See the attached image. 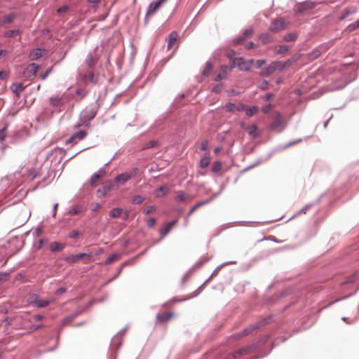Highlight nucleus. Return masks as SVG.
<instances>
[{
	"mask_svg": "<svg viewBox=\"0 0 359 359\" xmlns=\"http://www.w3.org/2000/svg\"><path fill=\"white\" fill-rule=\"evenodd\" d=\"M285 67V64L280 61H274L271 62L266 69H264L260 75L262 76H268L272 74L276 70H283Z\"/></svg>",
	"mask_w": 359,
	"mask_h": 359,
	"instance_id": "1",
	"label": "nucleus"
},
{
	"mask_svg": "<svg viewBox=\"0 0 359 359\" xmlns=\"http://www.w3.org/2000/svg\"><path fill=\"white\" fill-rule=\"evenodd\" d=\"M252 34H253V31L252 29H246L244 31L243 36L238 37L236 39V40L235 41V42L237 43H240L242 42L243 40H244L245 38L251 36L252 35Z\"/></svg>",
	"mask_w": 359,
	"mask_h": 359,
	"instance_id": "25",
	"label": "nucleus"
},
{
	"mask_svg": "<svg viewBox=\"0 0 359 359\" xmlns=\"http://www.w3.org/2000/svg\"><path fill=\"white\" fill-rule=\"evenodd\" d=\"M21 34V31L18 29H13V30H9L5 32L4 36L7 38H12L18 36H20Z\"/></svg>",
	"mask_w": 359,
	"mask_h": 359,
	"instance_id": "27",
	"label": "nucleus"
},
{
	"mask_svg": "<svg viewBox=\"0 0 359 359\" xmlns=\"http://www.w3.org/2000/svg\"><path fill=\"white\" fill-rule=\"evenodd\" d=\"M50 304L48 300H39L35 302V306L38 308H44Z\"/></svg>",
	"mask_w": 359,
	"mask_h": 359,
	"instance_id": "35",
	"label": "nucleus"
},
{
	"mask_svg": "<svg viewBox=\"0 0 359 359\" xmlns=\"http://www.w3.org/2000/svg\"><path fill=\"white\" fill-rule=\"evenodd\" d=\"M256 347H257L256 345H252V346H249L248 347L241 348V349L236 351L235 353H233L232 357L233 358H236L241 355H244L248 354V353H251Z\"/></svg>",
	"mask_w": 359,
	"mask_h": 359,
	"instance_id": "12",
	"label": "nucleus"
},
{
	"mask_svg": "<svg viewBox=\"0 0 359 359\" xmlns=\"http://www.w3.org/2000/svg\"><path fill=\"white\" fill-rule=\"evenodd\" d=\"M121 257V255L118 253H114L111 255H110L105 261V264H110L113 263L114 261H116L119 259Z\"/></svg>",
	"mask_w": 359,
	"mask_h": 359,
	"instance_id": "30",
	"label": "nucleus"
},
{
	"mask_svg": "<svg viewBox=\"0 0 359 359\" xmlns=\"http://www.w3.org/2000/svg\"><path fill=\"white\" fill-rule=\"evenodd\" d=\"M157 144V142L156 141H150L147 144V147H154Z\"/></svg>",
	"mask_w": 359,
	"mask_h": 359,
	"instance_id": "62",
	"label": "nucleus"
},
{
	"mask_svg": "<svg viewBox=\"0 0 359 359\" xmlns=\"http://www.w3.org/2000/svg\"><path fill=\"white\" fill-rule=\"evenodd\" d=\"M8 76V72L7 71H0V80L5 79Z\"/></svg>",
	"mask_w": 359,
	"mask_h": 359,
	"instance_id": "50",
	"label": "nucleus"
},
{
	"mask_svg": "<svg viewBox=\"0 0 359 359\" xmlns=\"http://www.w3.org/2000/svg\"><path fill=\"white\" fill-rule=\"evenodd\" d=\"M65 155V150L59 147L55 148L50 153V156H53V157H63Z\"/></svg>",
	"mask_w": 359,
	"mask_h": 359,
	"instance_id": "23",
	"label": "nucleus"
},
{
	"mask_svg": "<svg viewBox=\"0 0 359 359\" xmlns=\"http://www.w3.org/2000/svg\"><path fill=\"white\" fill-rule=\"evenodd\" d=\"M272 107V105L271 104L265 106L263 109H262V111L264 113V114H266L269 111V110L271 109Z\"/></svg>",
	"mask_w": 359,
	"mask_h": 359,
	"instance_id": "55",
	"label": "nucleus"
},
{
	"mask_svg": "<svg viewBox=\"0 0 359 359\" xmlns=\"http://www.w3.org/2000/svg\"><path fill=\"white\" fill-rule=\"evenodd\" d=\"M79 235H80L79 231H78L76 230H74V231L70 232L69 237L71 238L76 239V238H77L79 236Z\"/></svg>",
	"mask_w": 359,
	"mask_h": 359,
	"instance_id": "47",
	"label": "nucleus"
},
{
	"mask_svg": "<svg viewBox=\"0 0 359 359\" xmlns=\"http://www.w3.org/2000/svg\"><path fill=\"white\" fill-rule=\"evenodd\" d=\"M262 323L258 322L255 323L253 325H251L248 327L243 330V331L238 334V337H241L243 336L247 335L249 333H250L252 331L255 330V329H257L261 326Z\"/></svg>",
	"mask_w": 359,
	"mask_h": 359,
	"instance_id": "15",
	"label": "nucleus"
},
{
	"mask_svg": "<svg viewBox=\"0 0 359 359\" xmlns=\"http://www.w3.org/2000/svg\"><path fill=\"white\" fill-rule=\"evenodd\" d=\"M91 257V254L89 253H79L77 255H71L65 257V261L69 264L76 263L81 259H83L85 263H87Z\"/></svg>",
	"mask_w": 359,
	"mask_h": 359,
	"instance_id": "2",
	"label": "nucleus"
},
{
	"mask_svg": "<svg viewBox=\"0 0 359 359\" xmlns=\"http://www.w3.org/2000/svg\"><path fill=\"white\" fill-rule=\"evenodd\" d=\"M222 169V164L219 161H215L212 168V170L215 172H219Z\"/></svg>",
	"mask_w": 359,
	"mask_h": 359,
	"instance_id": "40",
	"label": "nucleus"
},
{
	"mask_svg": "<svg viewBox=\"0 0 359 359\" xmlns=\"http://www.w3.org/2000/svg\"><path fill=\"white\" fill-rule=\"evenodd\" d=\"M245 130L248 132V133L249 134V135L250 137H252V138H256V137H257L259 135V131L257 130V128L254 124L248 126L245 128Z\"/></svg>",
	"mask_w": 359,
	"mask_h": 359,
	"instance_id": "18",
	"label": "nucleus"
},
{
	"mask_svg": "<svg viewBox=\"0 0 359 359\" xmlns=\"http://www.w3.org/2000/svg\"><path fill=\"white\" fill-rule=\"evenodd\" d=\"M283 125V119L280 112H276L273 116V121L271 123V128L276 129Z\"/></svg>",
	"mask_w": 359,
	"mask_h": 359,
	"instance_id": "13",
	"label": "nucleus"
},
{
	"mask_svg": "<svg viewBox=\"0 0 359 359\" xmlns=\"http://www.w3.org/2000/svg\"><path fill=\"white\" fill-rule=\"evenodd\" d=\"M284 21L282 19H276L271 23L269 30L272 32L276 33L284 29Z\"/></svg>",
	"mask_w": 359,
	"mask_h": 359,
	"instance_id": "10",
	"label": "nucleus"
},
{
	"mask_svg": "<svg viewBox=\"0 0 359 359\" xmlns=\"http://www.w3.org/2000/svg\"><path fill=\"white\" fill-rule=\"evenodd\" d=\"M245 46L246 48H248V49H251V48H253L255 47V45L253 42H248V43H245Z\"/></svg>",
	"mask_w": 359,
	"mask_h": 359,
	"instance_id": "59",
	"label": "nucleus"
},
{
	"mask_svg": "<svg viewBox=\"0 0 359 359\" xmlns=\"http://www.w3.org/2000/svg\"><path fill=\"white\" fill-rule=\"evenodd\" d=\"M10 273L7 272H0V283H4L8 280Z\"/></svg>",
	"mask_w": 359,
	"mask_h": 359,
	"instance_id": "37",
	"label": "nucleus"
},
{
	"mask_svg": "<svg viewBox=\"0 0 359 359\" xmlns=\"http://www.w3.org/2000/svg\"><path fill=\"white\" fill-rule=\"evenodd\" d=\"M172 313H167V314L158 313L156 315V318L158 320L165 321V320H170L172 318Z\"/></svg>",
	"mask_w": 359,
	"mask_h": 359,
	"instance_id": "33",
	"label": "nucleus"
},
{
	"mask_svg": "<svg viewBox=\"0 0 359 359\" xmlns=\"http://www.w3.org/2000/svg\"><path fill=\"white\" fill-rule=\"evenodd\" d=\"M15 17L16 15L13 13L5 15L1 20H0V26H4L6 24L11 23Z\"/></svg>",
	"mask_w": 359,
	"mask_h": 359,
	"instance_id": "20",
	"label": "nucleus"
},
{
	"mask_svg": "<svg viewBox=\"0 0 359 359\" xmlns=\"http://www.w3.org/2000/svg\"><path fill=\"white\" fill-rule=\"evenodd\" d=\"M258 111V107H250L246 110V114L249 116H251L254 114H255Z\"/></svg>",
	"mask_w": 359,
	"mask_h": 359,
	"instance_id": "39",
	"label": "nucleus"
},
{
	"mask_svg": "<svg viewBox=\"0 0 359 359\" xmlns=\"http://www.w3.org/2000/svg\"><path fill=\"white\" fill-rule=\"evenodd\" d=\"M50 103L54 107H58L62 103V98L60 97H51L50 99Z\"/></svg>",
	"mask_w": 359,
	"mask_h": 359,
	"instance_id": "34",
	"label": "nucleus"
},
{
	"mask_svg": "<svg viewBox=\"0 0 359 359\" xmlns=\"http://www.w3.org/2000/svg\"><path fill=\"white\" fill-rule=\"evenodd\" d=\"M65 246L63 243L53 242L50 244V250L52 252L60 251L65 248Z\"/></svg>",
	"mask_w": 359,
	"mask_h": 359,
	"instance_id": "24",
	"label": "nucleus"
},
{
	"mask_svg": "<svg viewBox=\"0 0 359 359\" xmlns=\"http://www.w3.org/2000/svg\"><path fill=\"white\" fill-rule=\"evenodd\" d=\"M359 27V19L353 22V24L349 25V28L351 30H353Z\"/></svg>",
	"mask_w": 359,
	"mask_h": 359,
	"instance_id": "51",
	"label": "nucleus"
},
{
	"mask_svg": "<svg viewBox=\"0 0 359 359\" xmlns=\"http://www.w3.org/2000/svg\"><path fill=\"white\" fill-rule=\"evenodd\" d=\"M313 8L312 4L311 3L305 2V3H304V4H302L299 6L298 11L299 12H302L306 8Z\"/></svg>",
	"mask_w": 359,
	"mask_h": 359,
	"instance_id": "36",
	"label": "nucleus"
},
{
	"mask_svg": "<svg viewBox=\"0 0 359 359\" xmlns=\"http://www.w3.org/2000/svg\"><path fill=\"white\" fill-rule=\"evenodd\" d=\"M178 34L176 32H172L169 34L168 40V48L171 49L173 46L176 43L177 40Z\"/></svg>",
	"mask_w": 359,
	"mask_h": 359,
	"instance_id": "17",
	"label": "nucleus"
},
{
	"mask_svg": "<svg viewBox=\"0 0 359 359\" xmlns=\"http://www.w3.org/2000/svg\"><path fill=\"white\" fill-rule=\"evenodd\" d=\"M289 48H290V46L287 45H280V46H276L274 48L276 53H278V54L284 53L287 52L289 50Z\"/></svg>",
	"mask_w": 359,
	"mask_h": 359,
	"instance_id": "29",
	"label": "nucleus"
},
{
	"mask_svg": "<svg viewBox=\"0 0 359 359\" xmlns=\"http://www.w3.org/2000/svg\"><path fill=\"white\" fill-rule=\"evenodd\" d=\"M67 10H68V7H67V6H62V7L59 8L57 9V12L58 13H63L67 12Z\"/></svg>",
	"mask_w": 359,
	"mask_h": 359,
	"instance_id": "54",
	"label": "nucleus"
},
{
	"mask_svg": "<svg viewBox=\"0 0 359 359\" xmlns=\"http://www.w3.org/2000/svg\"><path fill=\"white\" fill-rule=\"evenodd\" d=\"M154 210H155V206L154 205H151V206H149L147 207L145 210H144L143 212L145 214V215H149Z\"/></svg>",
	"mask_w": 359,
	"mask_h": 359,
	"instance_id": "48",
	"label": "nucleus"
},
{
	"mask_svg": "<svg viewBox=\"0 0 359 359\" xmlns=\"http://www.w3.org/2000/svg\"><path fill=\"white\" fill-rule=\"evenodd\" d=\"M264 64H265V60H258L257 61V65L258 68H260Z\"/></svg>",
	"mask_w": 359,
	"mask_h": 359,
	"instance_id": "60",
	"label": "nucleus"
},
{
	"mask_svg": "<svg viewBox=\"0 0 359 359\" xmlns=\"http://www.w3.org/2000/svg\"><path fill=\"white\" fill-rule=\"evenodd\" d=\"M297 39V35L294 33H289L284 36L285 41H294Z\"/></svg>",
	"mask_w": 359,
	"mask_h": 359,
	"instance_id": "32",
	"label": "nucleus"
},
{
	"mask_svg": "<svg viewBox=\"0 0 359 359\" xmlns=\"http://www.w3.org/2000/svg\"><path fill=\"white\" fill-rule=\"evenodd\" d=\"M313 205V204L310 203V204H307L304 207H303L300 211H299V213H306L307 212V210L311 208V206Z\"/></svg>",
	"mask_w": 359,
	"mask_h": 359,
	"instance_id": "49",
	"label": "nucleus"
},
{
	"mask_svg": "<svg viewBox=\"0 0 359 359\" xmlns=\"http://www.w3.org/2000/svg\"><path fill=\"white\" fill-rule=\"evenodd\" d=\"M260 41L264 43H268L272 41V36L269 33H264L259 36Z\"/></svg>",
	"mask_w": 359,
	"mask_h": 359,
	"instance_id": "26",
	"label": "nucleus"
},
{
	"mask_svg": "<svg viewBox=\"0 0 359 359\" xmlns=\"http://www.w3.org/2000/svg\"><path fill=\"white\" fill-rule=\"evenodd\" d=\"M210 201H211V199H208V200H205V201H201V202L196 203L189 211V212L187 214L188 217H190L198 208H201V206H203L204 205L209 203Z\"/></svg>",
	"mask_w": 359,
	"mask_h": 359,
	"instance_id": "21",
	"label": "nucleus"
},
{
	"mask_svg": "<svg viewBox=\"0 0 359 359\" xmlns=\"http://www.w3.org/2000/svg\"><path fill=\"white\" fill-rule=\"evenodd\" d=\"M51 69H46V71L45 72L44 74H43L41 75V79L42 80H44L46 79V77L48 76V75L49 74V73L50 72Z\"/></svg>",
	"mask_w": 359,
	"mask_h": 359,
	"instance_id": "56",
	"label": "nucleus"
},
{
	"mask_svg": "<svg viewBox=\"0 0 359 359\" xmlns=\"http://www.w3.org/2000/svg\"><path fill=\"white\" fill-rule=\"evenodd\" d=\"M165 1L166 0H158L152 1L147 8V15H154Z\"/></svg>",
	"mask_w": 359,
	"mask_h": 359,
	"instance_id": "7",
	"label": "nucleus"
},
{
	"mask_svg": "<svg viewBox=\"0 0 359 359\" xmlns=\"http://www.w3.org/2000/svg\"><path fill=\"white\" fill-rule=\"evenodd\" d=\"M211 69H212V65H210V63H209V62L206 63L205 67H204V69L203 71V75H205V76L208 75L210 72L211 71Z\"/></svg>",
	"mask_w": 359,
	"mask_h": 359,
	"instance_id": "45",
	"label": "nucleus"
},
{
	"mask_svg": "<svg viewBox=\"0 0 359 359\" xmlns=\"http://www.w3.org/2000/svg\"><path fill=\"white\" fill-rule=\"evenodd\" d=\"M105 172L106 170L104 168H101L97 172H95L90 178V184L93 187L95 186L96 181L102 177Z\"/></svg>",
	"mask_w": 359,
	"mask_h": 359,
	"instance_id": "14",
	"label": "nucleus"
},
{
	"mask_svg": "<svg viewBox=\"0 0 359 359\" xmlns=\"http://www.w3.org/2000/svg\"><path fill=\"white\" fill-rule=\"evenodd\" d=\"M245 107L243 104L239 103L236 104L232 102H228L225 104L224 109L226 111L235 112L241 111L245 109Z\"/></svg>",
	"mask_w": 359,
	"mask_h": 359,
	"instance_id": "8",
	"label": "nucleus"
},
{
	"mask_svg": "<svg viewBox=\"0 0 359 359\" xmlns=\"http://www.w3.org/2000/svg\"><path fill=\"white\" fill-rule=\"evenodd\" d=\"M7 127L5 126L2 129H0V142L4 141L6 137Z\"/></svg>",
	"mask_w": 359,
	"mask_h": 359,
	"instance_id": "42",
	"label": "nucleus"
},
{
	"mask_svg": "<svg viewBox=\"0 0 359 359\" xmlns=\"http://www.w3.org/2000/svg\"><path fill=\"white\" fill-rule=\"evenodd\" d=\"M144 201V198L140 195L135 196L132 199V203L133 204H140Z\"/></svg>",
	"mask_w": 359,
	"mask_h": 359,
	"instance_id": "41",
	"label": "nucleus"
},
{
	"mask_svg": "<svg viewBox=\"0 0 359 359\" xmlns=\"http://www.w3.org/2000/svg\"><path fill=\"white\" fill-rule=\"evenodd\" d=\"M358 278V274H354L351 276H350L348 278V280L347 282L348 283H353L354 281H355V280H357Z\"/></svg>",
	"mask_w": 359,
	"mask_h": 359,
	"instance_id": "52",
	"label": "nucleus"
},
{
	"mask_svg": "<svg viewBox=\"0 0 359 359\" xmlns=\"http://www.w3.org/2000/svg\"><path fill=\"white\" fill-rule=\"evenodd\" d=\"M252 62V60L249 62H245L243 61L241 57L236 58L233 60L232 64L231 65V69H233L235 67H238L239 69L242 71H248L250 68V64Z\"/></svg>",
	"mask_w": 359,
	"mask_h": 359,
	"instance_id": "5",
	"label": "nucleus"
},
{
	"mask_svg": "<svg viewBox=\"0 0 359 359\" xmlns=\"http://www.w3.org/2000/svg\"><path fill=\"white\" fill-rule=\"evenodd\" d=\"M208 143L206 141L202 142L201 145V150H205L207 149V147H208Z\"/></svg>",
	"mask_w": 359,
	"mask_h": 359,
	"instance_id": "61",
	"label": "nucleus"
},
{
	"mask_svg": "<svg viewBox=\"0 0 359 359\" xmlns=\"http://www.w3.org/2000/svg\"><path fill=\"white\" fill-rule=\"evenodd\" d=\"M43 50L39 48L33 50L29 53V58L32 60H37L43 56Z\"/></svg>",
	"mask_w": 359,
	"mask_h": 359,
	"instance_id": "22",
	"label": "nucleus"
},
{
	"mask_svg": "<svg viewBox=\"0 0 359 359\" xmlns=\"http://www.w3.org/2000/svg\"><path fill=\"white\" fill-rule=\"evenodd\" d=\"M187 198V195L183 191H180L177 196L175 197V200L178 202H182L185 201Z\"/></svg>",
	"mask_w": 359,
	"mask_h": 359,
	"instance_id": "38",
	"label": "nucleus"
},
{
	"mask_svg": "<svg viewBox=\"0 0 359 359\" xmlns=\"http://www.w3.org/2000/svg\"><path fill=\"white\" fill-rule=\"evenodd\" d=\"M85 79L93 82L94 81V74L93 72H90L88 77L87 76L85 77Z\"/></svg>",
	"mask_w": 359,
	"mask_h": 359,
	"instance_id": "57",
	"label": "nucleus"
},
{
	"mask_svg": "<svg viewBox=\"0 0 359 359\" xmlns=\"http://www.w3.org/2000/svg\"><path fill=\"white\" fill-rule=\"evenodd\" d=\"M87 135L85 130H80L74 133L69 139L67 141V143H76L79 140H83Z\"/></svg>",
	"mask_w": 359,
	"mask_h": 359,
	"instance_id": "11",
	"label": "nucleus"
},
{
	"mask_svg": "<svg viewBox=\"0 0 359 359\" xmlns=\"http://www.w3.org/2000/svg\"><path fill=\"white\" fill-rule=\"evenodd\" d=\"M118 185L116 184L114 181L108 180L105 182L102 188L99 189L97 190V195L99 196H106L109 191L118 189Z\"/></svg>",
	"mask_w": 359,
	"mask_h": 359,
	"instance_id": "3",
	"label": "nucleus"
},
{
	"mask_svg": "<svg viewBox=\"0 0 359 359\" xmlns=\"http://www.w3.org/2000/svg\"><path fill=\"white\" fill-rule=\"evenodd\" d=\"M210 163V158H201V167L205 168Z\"/></svg>",
	"mask_w": 359,
	"mask_h": 359,
	"instance_id": "46",
	"label": "nucleus"
},
{
	"mask_svg": "<svg viewBox=\"0 0 359 359\" xmlns=\"http://www.w3.org/2000/svg\"><path fill=\"white\" fill-rule=\"evenodd\" d=\"M25 87L22 83H14L11 86L12 91L19 97L20 93L25 89Z\"/></svg>",
	"mask_w": 359,
	"mask_h": 359,
	"instance_id": "19",
	"label": "nucleus"
},
{
	"mask_svg": "<svg viewBox=\"0 0 359 359\" xmlns=\"http://www.w3.org/2000/svg\"><path fill=\"white\" fill-rule=\"evenodd\" d=\"M78 314L76 313V314H73V315H71L69 316H67L66 318H65L62 320V324L64 325H67L68 323H69Z\"/></svg>",
	"mask_w": 359,
	"mask_h": 359,
	"instance_id": "43",
	"label": "nucleus"
},
{
	"mask_svg": "<svg viewBox=\"0 0 359 359\" xmlns=\"http://www.w3.org/2000/svg\"><path fill=\"white\" fill-rule=\"evenodd\" d=\"M273 97V95L272 93H267L265 95V100H270Z\"/></svg>",
	"mask_w": 359,
	"mask_h": 359,
	"instance_id": "64",
	"label": "nucleus"
},
{
	"mask_svg": "<svg viewBox=\"0 0 359 359\" xmlns=\"http://www.w3.org/2000/svg\"><path fill=\"white\" fill-rule=\"evenodd\" d=\"M137 168H134L130 172H123L118 176L116 177L114 180L115 184H123L126 182H127L129 180H130L132 177H135L137 175Z\"/></svg>",
	"mask_w": 359,
	"mask_h": 359,
	"instance_id": "4",
	"label": "nucleus"
},
{
	"mask_svg": "<svg viewBox=\"0 0 359 359\" xmlns=\"http://www.w3.org/2000/svg\"><path fill=\"white\" fill-rule=\"evenodd\" d=\"M123 212V210L120 208H113L109 213V216L112 218H118Z\"/></svg>",
	"mask_w": 359,
	"mask_h": 359,
	"instance_id": "28",
	"label": "nucleus"
},
{
	"mask_svg": "<svg viewBox=\"0 0 359 359\" xmlns=\"http://www.w3.org/2000/svg\"><path fill=\"white\" fill-rule=\"evenodd\" d=\"M177 222H178L177 219H174V220L167 223L165 225L164 228L161 229L159 231L161 238H165L170 233V231L172 230V227L177 223Z\"/></svg>",
	"mask_w": 359,
	"mask_h": 359,
	"instance_id": "9",
	"label": "nucleus"
},
{
	"mask_svg": "<svg viewBox=\"0 0 359 359\" xmlns=\"http://www.w3.org/2000/svg\"><path fill=\"white\" fill-rule=\"evenodd\" d=\"M168 190V189L167 187H165V186L160 187L159 188H158L156 190V196L157 197H160L161 196H163V195H165L166 194Z\"/></svg>",
	"mask_w": 359,
	"mask_h": 359,
	"instance_id": "31",
	"label": "nucleus"
},
{
	"mask_svg": "<svg viewBox=\"0 0 359 359\" xmlns=\"http://www.w3.org/2000/svg\"><path fill=\"white\" fill-rule=\"evenodd\" d=\"M232 69H231L230 67L227 66H222L221 67L220 72L217 74V76L215 77V81H220L226 77V75L229 71H231Z\"/></svg>",
	"mask_w": 359,
	"mask_h": 359,
	"instance_id": "16",
	"label": "nucleus"
},
{
	"mask_svg": "<svg viewBox=\"0 0 359 359\" xmlns=\"http://www.w3.org/2000/svg\"><path fill=\"white\" fill-rule=\"evenodd\" d=\"M34 320L35 321H39L42 319H43V316L41 315V314H37V315H35L34 317H33Z\"/></svg>",
	"mask_w": 359,
	"mask_h": 359,
	"instance_id": "58",
	"label": "nucleus"
},
{
	"mask_svg": "<svg viewBox=\"0 0 359 359\" xmlns=\"http://www.w3.org/2000/svg\"><path fill=\"white\" fill-rule=\"evenodd\" d=\"M86 62L89 67H92L93 66L95 60L91 55H88Z\"/></svg>",
	"mask_w": 359,
	"mask_h": 359,
	"instance_id": "44",
	"label": "nucleus"
},
{
	"mask_svg": "<svg viewBox=\"0 0 359 359\" xmlns=\"http://www.w3.org/2000/svg\"><path fill=\"white\" fill-rule=\"evenodd\" d=\"M268 85V82L266 81H264L260 86V88L263 90L266 89Z\"/></svg>",
	"mask_w": 359,
	"mask_h": 359,
	"instance_id": "63",
	"label": "nucleus"
},
{
	"mask_svg": "<svg viewBox=\"0 0 359 359\" xmlns=\"http://www.w3.org/2000/svg\"><path fill=\"white\" fill-rule=\"evenodd\" d=\"M39 69V65L35 63H32L27 67L23 72V76L25 78L30 79L34 77L36 75Z\"/></svg>",
	"mask_w": 359,
	"mask_h": 359,
	"instance_id": "6",
	"label": "nucleus"
},
{
	"mask_svg": "<svg viewBox=\"0 0 359 359\" xmlns=\"http://www.w3.org/2000/svg\"><path fill=\"white\" fill-rule=\"evenodd\" d=\"M155 223H156V219L154 218H150L149 219H148L147 224L149 227H151L152 226H154L155 224Z\"/></svg>",
	"mask_w": 359,
	"mask_h": 359,
	"instance_id": "53",
	"label": "nucleus"
}]
</instances>
